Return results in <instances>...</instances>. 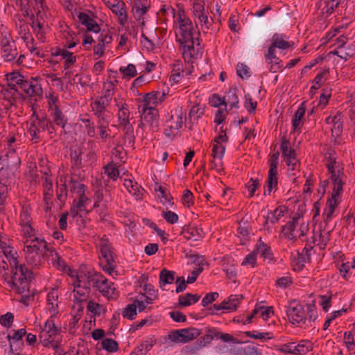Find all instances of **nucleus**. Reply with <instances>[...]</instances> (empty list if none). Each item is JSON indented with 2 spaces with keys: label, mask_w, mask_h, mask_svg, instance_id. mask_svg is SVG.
<instances>
[{
  "label": "nucleus",
  "mask_w": 355,
  "mask_h": 355,
  "mask_svg": "<svg viewBox=\"0 0 355 355\" xmlns=\"http://www.w3.org/2000/svg\"><path fill=\"white\" fill-rule=\"evenodd\" d=\"M85 191V185L74 180L71 175L64 173L58 175L56 180V196L61 202L65 201L69 193L74 198L69 214L72 218L78 217L80 212L85 210V205L89 201Z\"/></svg>",
  "instance_id": "obj_1"
},
{
  "label": "nucleus",
  "mask_w": 355,
  "mask_h": 355,
  "mask_svg": "<svg viewBox=\"0 0 355 355\" xmlns=\"http://www.w3.org/2000/svg\"><path fill=\"white\" fill-rule=\"evenodd\" d=\"M325 165L330 174V182L333 185L331 197L328 198L327 207L322 214L324 221L328 223L331 220L336 207L341 202L340 196L343 191L345 175L343 168L336 158H330Z\"/></svg>",
  "instance_id": "obj_2"
},
{
  "label": "nucleus",
  "mask_w": 355,
  "mask_h": 355,
  "mask_svg": "<svg viewBox=\"0 0 355 355\" xmlns=\"http://www.w3.org/2000/svg\"><path fill=\"white\" fill-rule=\"evenodd\" d=\"M209 104L211 107H218L214 121V130L218 132V135L210 144L209 170L220 174L222 171V126L219 128L218 126L222 123V110L220 108L222 105V98L218 94H213L209 98Z\"/></svg>",
  "instance_id": "obj_3"
},
{
  "label": "nucleus",
  "mask_w": 355,
  "mask_h": 355,
  "mask_svg": "<svg viewBox=\"0 0 355 355\" xmlns=\"http://www.w3.org/2000/svg\"><path fill=\"white\" fill-rule=\"evenodd\" d=\"M286 314L291 323L299 327H311L312 323L318 318L316 308L314 305L306 304V309H304L302 305L296 301L289 303Z\"/></svg>",
  "instance_id": "obj_4"
},
{
  "label": "nucleus",
  "mask_w": 355,
  "mask_h": 355,
  "mask_svg": "<svg viewBox=\"0 0 355 355\" xmlns=\"http://www.w3.org/2000/svg\"><path fill=\"white\" fill-rule=\"evenodd\" d=\"M52 318L51 316L44 325L40 327L39 339L43 346L53 348L60 355L62 352L59 338L60 330Z\"/></svg>",
  "instance_id": "obj_5"
},
{
  "label": "nucleus",
  "mask_w": 355,
  "mask_h": 355,
  "mask_svg": "<svg viewBox=\"0 0 355 355\" xmlns=\"http://www.w3.org/2000/svg\"><path fill=\"white\" fill-rule=\"evenodd\" d=\"M47 130L49 134L55 132L52 122L46 117H40L34 112L31 117L27 127V135L33 144L39 143L43 132Z\"/></svg>",
  "instance_id": "obj_6"
},
{
  "label": "nucleus",
  "mask_w": 355,
  "mask_h": 355,
  "mask_svg": "<svg viewBox=\"0 0 355 355\" xmlns=\"http://www.w3.org/2000/svg\"><path fill=\"white\" fill-rule=\"evenodd\" d=\"M175 24V37L176 41L185 42V41L196 38L194 30L191 20L186 15L184 9L180 8L178 11Z\"/></svg>",
  "instance_id": "obj_7"
},
{
  "label": "nucleus",
  "mask_w": 355,
  "mask_h": 355,
  "mask_svg": "<svg viewBox=\"0 0 355 355\" xmlns=\"http://www.w3.org/2000/svg\"><path fill=\"white\" fill-rule=\"evenodd\" d=\"M31 211V209L29 206H24L19 216V226L21 235L25 239L24 243L37 241L38 243L44 242L46 244V241L40 240L39 237L35 234V229L32 226Z\"/></svg>",
  "instance_id": "obj_8"
},
{
  "label": "nucleus",
  "mask_w": 355,
  "mask_h": 355,
  "mask_svg": "<svg viewBox=\"0 0 355 355\" xmlns=\"http://www.w3.org/2000/svg\"><path fill=\"white\" fill-rule=\"evenodd\" d=\"M192 13L197 28L206 33L212 24V19L209 17V12L205 9V3L202 0H193Z\"/></svg>",
  "instance_id": "obj_9"
},
{
  "label": "nucleus",
  "mask_w": 355,
  "mask_h": 355,
  "mask_svg": "<svg viewBox=\"0 0 355 355\" xmlns=\"http://www.w3.org/2000/svg\"><path fill=\"white\" fill-rule=\"evenodd\" d=\"M280 148L288 166V175L293 178L297 176L300 173V162L295 150L290 147V142L286 139L282 140Z\"/></svg>",
  "instance_id": "obj_10"
},
{
  "label": "nucleus",
  "mask_w": 355,
  "mask_h": 355,
  "mask_svg": "<svg viewBox=\"0 0 355 355\" xmlns=\"http://www.w3.org/2000/svg\"><path fill=\"white\" fill-rule=\"evenodd\" d=\"M112 83H109L104 85L105 89V93L103 96L97 97L94 101L90 104L92 111L97 119H101V117L107 118L105 114L106 108L110 105L112 100L111 89L112 88Z\"/></svg>",
  "instance_id": "obj_11"
},
{
  "label": "nucleus",
  "mask_w": 355,
  "mask_h": 355,
  "mask_svg": "<svg viewBox=\"0 0 355 355\" xmlns=\"http://www.w3.org/2000/svg\"><path fill=\"white\" fill-rule=\"evenodd\" d=\"M180 50L182 56L187 62H192L193 60L202 56V49L198 37L180 42Z\"/></svg>",
  "instance_id": "obj_12"
},
{
  "label": "nucleus",
  "mask_w": 355,
  "mask_h": 355,
  "mask_svg": "<svg viewBox=\"0 0 355 355\" xmlns=\"http://www.w3.org/2000/svg\"><path fill=\"white\" fill-rule=\"evenodd\" d=\"M0 48L1 58L5 62H12L17 58L18 51L16 44L9 33L2 34Z\"/></svg>",
  "instance_id": "obj_13"
},
{
  "label": "nucleus",
  "mask_w": 355,
  "mask_h": 355,
  "mask_svg": "<svg viewBox=\"0 0 355 355\" xmlns=\"http://www.w3.org/2000/svg\"><path fill=\"white\" fill-rule=\"evenodd\" d=\"M140 127L152 132L159 130V112L157 109L141 108Z\"/></svg>",
  "instance_id": "obj_14"
},
{
  "label": "nucleus",
  "mask_w": 355,
  "mask_h": 355,
  "mask_svg": "<svg viewBox=\"0 0 355 355\" xmlns=\"http://www.w3.org/2000/svg\"><path fill=\"white\" fill-rule=\"evenodd\" d=\"M98 257L101 260L103 270L112 275L115 272L116 264L114 259L115 254L112 250L111 245H101Z\"/></svg>",
  "instance_id": "obj_15"
},
{
  "label": "nucleus",
  "mask_w": 355,
  "mask_h": 355,
  "mask_svg": "<svg viewBox=\"0 0 355 355\" xmlns=\"http://www.w3.org/2000/svg\"><path fill=\"white\" fill-rule=\"evenodd\" d=\"M115 106L118 108L117 119L119 125L127 132L132 130V125L130 123V110L128 105L121 98H114Z\"/></svg>",
  "instance_id": "obj_16"
},
{
  "label": "nucleus",
  "mask_w": 355,
  "mask_h": 355,
  "mask_svg": "<svg viewBox=\"0 0 355 355\" xmlns=\"http://www.w3.org/2000/svg\"><path fill=\"white\" fill-rule=\"evenodd\" d=\"M47 250H49L48 245H25L24 249L27 262L35 266L40 263Z\"/></svg>",
  "instance_id": "obj_17"
},
{
  "label": "nucleus",
  "mask_w": 355,
  "mask_h": 355,
  "mask_svg": "<svg viewBox=\"0 0 355 355\" xmlns=\"http://www.w3.org/2000/svg\"><path fill=\"white\" fill-rule=\"evenodd\" d=\"M94 288L98 291L107 300H115L119 296V291L112 282H109L101 274Z\"/></svg>",
  "instance_id": "obj_18"
},
{
  "label": "nucleus",
  "mask_w": 355,
  "mask_h": 355,
  "mask_svg": "<svg viewBox=\"0 0 355 355\" xmlns=\"http://www.w3.org/2000/svg\"><path fill=\"white\" fill-rule=\"evenodd\" d=\"M279 161V155L272 154L270 159V168L268 171L267 187L265 189L263 194L265 196L270 195L272 189L276 188L278 184L277 178V165Z\"/></svg>",
  "instance_id": "obj_19"
},
{
  "label": "nucleus",
  "mask_w": 355,
  "mask_h": 355,
  "mask_svg": "<svg viewBox=\"0 0 355 355\" xmlns=\"http://www.w3.org/2000/svg\"><path fill=\"white\" fill-rule=\"evenodd\" d=\"M168 92L165 91H153L147 93L144 96L141 101V108H153L156 109V107L164 102L166 99Z\"/></svg>",
  "instance_id": "obj_20"
},
{
  "label": "nucleus",
  "mask_w": 355,
  "mask_h": 355,
  "mask_svg": "<svg viewBox=\"0 0 355 355\" xmlns=\"http://www.w3.org/2000/svg\"><path fill=\"white\" fill-rule=\"evenodd\" d=\"M100 275L101 273L96 272L93 270H79L73 273V277L75 278L74 282L81 285L88 286L89 288L91 286L94 288Z\"/></svg>",
  "instance_id": "obj_21"
},
{
  "label": "nucleus",
  "mask_w": 355,
  "mask_h": 355,
  "mask_svg": "<svg viewBox=\"0 0 355 355\" xmlns=\"http://www.w3.org/2000/svg\"><path fill=\"white\" fill-rule=\"evenodd\" d=\"M42 194H43V202L44 203V210L48 212L51 209L53 204V179L51 176L45 173V177L42 178Z\"/></svg>",
  "instance_id": "obj_22"
},
{
  "label": "nucleus",
  "mask_w": 355,
  "mask_h": 355,
  "mask_svg": "<svg viewBox=\"0 0 355 355\" xmlns=\"http://www.w3.org/2000/svg\"><path fill=\"white\" fill-rule=\"evenodd\" d=\"M184 122V119L182 114L175 112L172 114L168 119L166 121L164 134L167 137L174 135L175 132L178 131Z\"/></svg>",
  "instance_id": "obj_23"
},
{
  "label": "nucleus",
  "mask_w": 355,
  "mask_h": 355,
  "mask_svg": "<svg viewBox=\"0 0 355 355\" xmlns=\"http://www.w3.org/2000/svg\"><path fill=\"white\" fill-rule=\"evenodd\" d=\"M294 43L288 41V37L284 34L275 33L271 39V44L268 48V51L275 52L276 49L286 50L293 48Z\"/></svg>",
  "instance_id": "obj_24"
},
{
  "label": "nucleus",
  "mask_w": 355,
  "mask_h": 355,
  "mask_svg": "<svg viewBox=\"0 0 355 355\" xmlns=\"http://www.w3.org/2000/svg\"><path fill=\"white\" fill-rule=\"evenodd\" d=\"M312 250V245H304L301 250L297 251V257H295L293 260L294 270H301L302 269L304 263L309 261Z\"/></svg>",
  "instance_id": "obj_25"
},
{
  "label": "nucleus",
  "mask_w": 355,
  "mask_h": 355,
  "mask_svg": "<svg viewBox=\"0 0 355 355\" xmlns=\"http://www.w3.org/2000/svg\"><path fill=\"white\" fill-rule=\"evenodd\" d=\"M279 351L288 354H305L309 351V347L304 341L300 342L297 345H295V343H288L282 345Z\"/></svg>",
  "instance_id": "obj_26"
},
{
  "label": "nucleus",
  "mask_w": 355,
  "mask_h": 355,
  "mask_svg": "<svg viewBox=\"0 0 355 355\" xmlns=\"http://www.w3.org/2000/svg\"><path fill=\"white\" fill-rule=\"evenodd\" d=\"M238 89L236 87L230 88L226 95L223 96V106L226 111L237 110L239 108Z\"/></svg>",
  "instance_id": "obj_27"
},
{
  "label": "nucleus",
  "mask_w": 355,
  "mask_h": 355,
  "mask_svg": "<svg viewBox=\"0 0 355 355\" xmlns=\"http://www.w3.org/2000/svg\"><path fill=\"white\" fill-rule=\"evenodd\" d=\"M267 67L271 73H277L282 70V61L277 57L275 52L267 51L265 53Z\"/></svg>",
  "instance_id": "obj_28"
},
{
  "label": "nucleus",
  "mask_w": 355,
  "mask_h": 355,
  "mask_svg": "<svg viewBox=\"0 0 355 355\" xmlns=\"http://www.w3.org/2000/svg\"><path fill=\"white\" fill-rule=\"evenodd\" d=\"M345 0H320V8L321 14L327 17L331 15L334 10L340 6L344 3Z\"/></svg>",
  "instance_id": "obj_29"
},
{
  "label": "nucleus",
  "mask_w": 355,
  "mask_h": 355,
  "mask_svg": "<svg viewBox=\"0 0 355 355\" xmlns=\"http://www.w3.org/2000/svg\"><path fill=\"white\" fill-rule=\"evenodd\" d=\"M52 55L53 56H61L62 59L64 60V67L65 69H69L76 62V57L65 48H56Z\"/></svg>",
  "instance_id": "obj_30"
},
{
  "label": "nucleus",
  "mask_w": 355,
  "mask_h": 355,
  "mask_svg": "<svg viewBox=\"0 0 355 355\" xmlns=\"http://www.w3.org/2000/svg\"><path fill=\"white\" fill-rule=\"evenodd\" d=\"M7 167H17L20 164V158L16 153L15 147H8L4 156H0Z\"/></svg>",
  "instance_id": "obj_31"
},
{
  "label": "nucleus",
  "mask_w": 355,
  "mask_h": 355,
  "mask_svg": "<svg viewBox=\"0 0 355 355\" xmlns=\"http://www.w3.org/2000/svg\"><path fill=\"white\" fill-rule=\"evenodd\" d=\"M73 284L74 286L73 291L74 301L77 302L86 301L90 293V288L76 282H73Z\"/></svg>",
  "instance_id": "obj_32"
},
{
  "label": "nucleus",
  "mask_w": 355,
  "mask_h": 355,
  "mask_svg": "<svg viewBox=\"0 0 355 355\" xmlns=\"http://www.w3.org/2000/svg\"><path fill=\"white\" fill-rule=\"evenodd\" d=\"M58 292L57 289H51L47 295V309L53 317L58 313Z\"/></svg>",
  "instance_id": "obj_33"
},
{
  "label": "nucleus",
  "mask_w": 355,
  "mask_h": 355,
  "mask_svg": "<svg viewBox=\"0 0 355 355\" xmlns=\"http://www.w3.org/2000/svg\"><path fill=\"white\" fill-rule=\"evenodd\" d=\"M110 9L117 17L118 21L121 26H124L127 24L128 15L126 11V6L123 1L118 3V4Z\"/></svg>",
  "instance_id": "obj_34"
},
{
  "label": "nucleus",
  "mask_w": 355,
  "mask_h": 355,
  "mask_svg": "<svg viewBox=\"0 0 355 355\" xmlns=\"http://www.w3.org/2000/svg\"><path fill=\"white\" fill-rule=\"evenodd\" d=\"M286 211V208L284 206L277 207L272 211L268 214L264 222V225L269 228L270 227V224L273 225L277 223Z\"/></svg>",
  "instance_id": "obj_35"
},
{
  "label": "nucleus",
  "mask_w": 355,
  "mask_h": 355,
  "mask_svg": "<svg viewBox=\"0 0 355 355\" xmlns=\"http://www.w3.org/2000/svg\"><path fill=\"white\" fill-rule=\"evenodd\" d=\"M79 20L81 24L87 28L89 31H92L95 33H98L101 31V28L97 22L92 18H91L86 13H80L78 16Z\"/></svg>",
  "instance_id": "obj_36"
},
{
  "label": "nucleus",
  "mask_w": 355,
  "mask_h": 355,
  "mask_svg": "<svg viewBox=\"0 0 355 355\" xmlns=\"http://www.w3.org/2000/svg\"><path fill=\"white\" fill-rule=\"evenodd\" d=\"M123 185L126 188L128 193L135 196L136 199L140 200L142 198L144 189L141 188L137 182H134L130 179H125Z\"/></svg>",
  "instance_id": "obj_37"
},
{
  "label": "nucleus",
  "mask_w": 355,
  "mask_h": 355,
  "mask_svg": "<svg viewBox=\"0 0 355 355\" xmlns=\"http://www.w3.org/2000/svg\"><path fill=\"white\" fill-rule=\"evenodd\" d=\"M112 198L109 191L103 194L98 191L95 193V202L94 207L95 208H107Z\"/></svg>",
  "instance_id": "obj_38"
},
{
  "label": "nucleus",
  "mask_w": 355,
  "mask_h": 355,
  "mask_svg": "<svg viewBox=\"0 0 355 355\" xmlns=\"http://www.w3.org/2000/svg\"><path fill=\"white\" fill-rule=\"evenodd\" d=\"M306 111V107L304 102L302 103L298 107L297 110L294 114L293 120H292V127L293 130L297 131L300 130L302 124V119L304 118V114Z\"/></svg>",
  "instance_id": "obj_39"
},
{
  "label": "nucleus",
  "mask_w": 355,
  "mask_h": 355,
  "mask_svg": "<svg viewBox=\"0 0 355 355\" xmlns=\"http://www.w3.org/2000/svg\"><path fill=\"white\" fill-rule=\"evenodd\" d=\"M242 299V295H231L227 300H223V311L232 312L236 310Z\"/></svg>",
  "instance_id": "obj_40"
},
{
  "label": "nucleus",
  "mask_w": 355,
  "mask_h": 355,
  "mask_svg": "<svg viewBox=\"0 0 355 355\" xmlns=\"http://www.w3.org/2000/svg\"><path fill=\"white\" fill-rule=\"evenodd\" d=\"M331 53L341 59L347 60L349 58L352 57L355 54V44L353 43L347 46L336 48Z\"/></svg>",
  "instance_id": "obj_41"
},
{
  "label": "nucleus",
  "mask_w": 355,
  "mask_h": 355,
  "mask_svg": "<svg viewBox=\"0 0 355 355\" xmlns=\"http://www.w3.org/2000/svg\"><path fill=\"white\" fill-rule=\"evenodd\" d=\"M108 125L109 121L107 118L101 117V119H97V130L99 137L103 141H105L107 138L110 137L108 132Z\"/></svg>",
  "instance_id": "obj_42"
},
{
  "label": "nucleus",
  "mask_w": 355,
  "mask_h": 355,
  "mask_svg": "<svg viewBox=\"0 0 355 355\" xmlns=\"http://www.w3.org/2000/svg\"><path fill=\"white\" fill-rule=\"evenodd\" d=\"M223 198L227 200L225 206L226 209L231 210L234 209L237 205L238 202L236 201V196L232 189L227 187L225 189H223Z\"/></svg>",
  "instance_id": "obj_43"
},
{
  "label": "nucleus",
  "mask_w": 355,
  "mask_h": 355,
  "mask_svg": "<svg viewBox=\"0 0 355 355\" xmlns=\"http://www.w3.org/2000/svg\"><path fill=\"white\" fill-rule=\"evenodd\" d=\"M8 85L12 90L17 91V88L24 80V76L19 72H12L6 75Z\"/></svg>",
  "instance_id": "obj_44"
},
{
  "label": "nucleus",
  "mask_w": 355,
  "mask_h": 355,
  "mask_svg": "<svg viewBox=\"0 0 355 355\" xmlns=\"http://www.w3.org/2000/svg\"><path fill=\"white\" fill-rule=\"evenodd\" d=\"M53 264L58 270L67 273L71 277H73V273H76V270H72L64 260L59 257L57 253L55 254V259H53Z\"/></svg>",
  "instance_id": "obj_45"
},
{
  "label": "nucleus",
  "mask_w": 355,
  "mask_h": 355,
  "mask_svg": "<svg viewBox=\"0 0 355 355\" xmlns=\"http://www.w3.org/2000/svg\"><path fill=\"white\" fill-rule=\"evenodd\" d=\"M200 299V295L198 294L187 293L179 296L178 304L182 306H189L198 302Z\"/></svg>",
  "instance_id": "obj_46"
},
{
  "label": "nucleus",
  "mask_w": 355,
  "mask_h": 355,
  "mask_svg": "<svg viewBox=\"0 0 355 355\" xmlns=\"http://www.w3.org/2000/svg\"><path fill=\"white\" fill-rule=\"evenodd\" d=\"M50 115L55 125L61 127L62 129H64L66 125L67 124L68 119L60 108L51 112Z\"/></svg>",
  "instance_id": "obj_47"
},
{
  "label": "nucleus",
  "mask_w": 355,
  "mask_h": 355,
  "mask_svg": "<svg viewBox=\"0 0 355 355\" xmlns=\"http://www.w3.org/2000/svg\"><path fill=\"white\" fill-rule=\"evenodd\" d=\"M87 309L94 317H101L105 313V309L103 305L92 300L88 302Z\"/></svg>",
  "instance_id": "obj_48"
},
{
  "label": "nucleus",
  "mask_w": 355,
  "mask_h": 355,
  "mask_svg": "<svg viewBox=\"0 0 355 355\" xmlns=\"http://www.w3.org/2000/svg\"><path fill=\"white\" fill-rule=\"evenodd\" d=\"M175 272L174 271L163 269L159 274V284L162 288L167 284H172L175 280Z\"/></svg>",
  "instance_id": "obj_49"
},
{
  "label": "nucleus",
  "mask_w": 355,
  "mask_h": 355,
  "mask_svg": "<svg viewBox=\"0 0 355 355\" xmlns=\"http://www.w3.org/2000/svg\"><path fill=\"white\" fill-rule=\"evenodd\" d=\"M100 348L105 349L110 353H114L118 351L119 345L114 340L105 338L101 340Z\"/></svg>",
  "instance_id": "obj_50"
},
{
  "label": "nucleus",
  "mask_w": 355,
  "mask_h": 355,
  "mask_svg": "<svg viewBox=\"0 0 355 355\" xmlns=\"http://www.w3.org/2000/svg\"><path fill=\"white\" fill-rule=\"evenodd\" d=\"M12 335L8 336V339L10 343V347H12V344L15 343L20 342L22 343V338L26 334V330L25 328H21L17 330H13Z\"/></svg>",
  "instance_id": "obj_51"
},
{
  "label": "nucleus",
  "mask_w": 355,
  "mask_h": 355,
  "mask_svg": "<svg viewBox=\"0 0 355 355\" xmlns=\"http://www.w3.org/2000/svg\"><path fill=\"white\" fill-rule=\"evenodd\" d=\"M103 168L105 174L113 180H116L119 175L118 167L113 161L109 162L107 165L103 167Z\"/></svg>",
  "instance_id": "obj_52"
},
{
  "label": "nucleus",
  "mask_w": 355,
  "mask_h": 355,
  "mask_svg": "<svg viewBox=\"0 0 355 355\" xmlns=\"http://www.w3.org/2000/svg\"><path fill=\"white\" fill-rule=\"evenodd\" d=\"M153 347L152 342L145 340L138 347L134 349L130 355H146L148 351Z\"/></svg>",
  "instance_id": "obj_53"
},
{
  "label": "nucleus",
  "mask_w": 355,
  "mask_h": 355,
  "mask_svg": "<svg viewBox=\"0 0 355 355\" xmlns=\"http://www.w3.org/2000/svg\"><path fill=\"white\" fill-rule=\"evenodd\" d=\"M120 73L125 78L130 79L137 76V71L135 65L129 64L127 67H121L119 68Z\"/></svg>",
  "instance_id": "obj_54"
},
{
  "label": "nucleus",
  "mask_w": 355,
  "mask_h": 355,
  "mask_svg": "<svg viewBox=\"0 0 355 355\" xmlns=\"http://www.w3.org/2000/svg\"><path fill=\"white\" fill-rule=\"evenodd\" d=\"M257 252L256 249H254L253 251H252L245 257L243 261L241 262V266H250L251 268H254L257 265Z\"/></svg>",
  "instance_id": "obj_55"
},
{
  "label": "nucleus",
  "mask_w": 355,
  "mask_h": 355,
  "mask_svg": "<svg viewBox=\"0 0 355 355\" xmlns=\"http://www.w3.org/2000/svg\"><path fill=\"white\" fill-rule=\"evenodd\" d=\"M205 113V106L200 105L199 104H196L192 106L191 108L189 115L191 119L193 120H198L200 117L202 116V115Z\"/></svg>",
  "instance_id": "obj_56"
},
{
  "label": "nucleus",
  "mask_w": 355,
  "mask_h": 355,
  "mask_svg": "<svg viewBox=\"0 0 355 355\" xmlns=\"http://www.w3.org/2000/svg\"><path fill=\"white\" fill-rule=\"evenodd\" d=\"M232 262H234V261L233 260ZM234 266L235 263H233L230 268L225 270V271L227 278L230 281L229 283L233 284L234 286L236 287L239 285V282L237 281V272Z\"/></svg>",
  "instance_id": "obj_57"
},
{
  "label": "nucleus",
  "mask_w": 355,
  "mask_h": 355,
  "mask_svg": "<svg viewBox=\"0 0 355 355\" xmlns=\"http://www.w3.org/2000/svg\"><path fill=\"white\" fill-rule=\"evenodd\" d=\"M80 121L85 125L86 134L89 137H94L96 135V128L94 123L89 118L80 119Z\"/></svg>",
  "instance_id": "obj_58"
},
{
  "label": "nucleus",
  "mask_w": 355,
  "mask_h": 355,
  "mask_svg": "<svg viewBox=\"0 0 355 355\" xmlns=\"http://www.w3.org/2000/svg\"><path fill=\"white\" fill-rule=\"evenodd\" d=\"M182 331L184 333L186 343L196 338L200 334V329L194 327L182 329Z\"/></svg>",
  "instance_id": "obj_59"
},
{
  "label": "nucleus",
  "mask_w": 355,
  "mask_h": 355,
  "mask_svg": "<svg viewBox=\"0 0 355 355\" xmlns=\"http://www.w3.org/2000/svg\"><path fill=\"white\" fill-rule=\"evenodd\" d=\"M258 253L261 254V257L263 259H267L269 261L272 259V253L270 246L268 245H258L256 248Z\"/></svg>",
  "instance_id": "obj_60"
},
{
  "label": "nucleus",
  "mask_w": 355,
  "mask_h": 355,
  "mask_svg": "<svg viewBox=\"0 0 355 355\" xmlns=\"http://www.w3.org/2000/svg\"><path fill=\"white\" fill-rule=\"evenodd\" d=\"M47 101L50 113L60 108L58 98L54 93L49 94L47 96Z\"/></svg>",
  "instance_id": "obj_61"
},
{
  "label": "nucleus",
  "mask_w": 355,
  "mask_h": 355,
  "mask_svg": "<svg viewBox=\"0 0 355 355\" xmlns=\"http://www.w3.org/2000/svg\"><path fill=\"white\" fill-rule=\"evenodd\" d=\"M123 318L133 320L137 315V306L135 304H128L123 311Z\"/></svg>",
  "instance_id": "obj_62"
},
{
  "label": "nucleus",
  "mask_w": 355,
  "mask_h": 355,
  "mask_svg": "<svg viewBox=\"0 0 355 355\" xmlns=\"http://www.w3.org/2000/svg\"><path fill=\"white\" fill-rule=\"evenodd\" d=\"M168 338L175 343H186L184 333L182 329L175 330L170 332L168 334Z\"/></svg>",
  "instance_id": "obj_63"
},
{
  "label": "nucleus",
  "mask_w": 355,
  "mask_h": 355,
  "mask_svg": "<svg viewBox=\"0 0 355 355\" xmlns=\"http://www.w3.org/2000/svg\"><path fill=\"white\" fill-rule=\"evenodd\" d=\"M42 94V89L40 84L37 83H32L28 90L27 96L30 97H37Z\"/></svg>",
  "instance_id": "obj_64"
}]
</instances>
